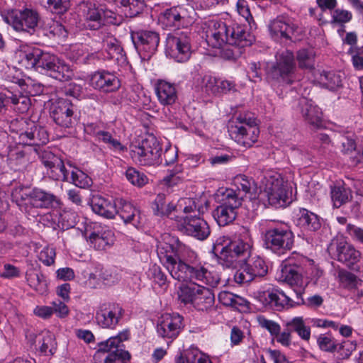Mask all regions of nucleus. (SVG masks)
<instances>
[{
	"label": "nucleus",
	"instance_id": "7c9ffc66",
	"mask_svg": "<svg viewBox=\"0 0 363 363\" xmlns=\"http://www.w3.org/2000/svg\"><path fill=\"white\" fill-rule=\"evenodd\" d=\"M99 38L101 40L103 48L108 53L110 58L118 60L123 57V49L120 42L113 35L110 33L101 30Z\"/></svg>",
	"mask_w": 363,
	"mask_h": 363
},
{
	"label": "nucleus",
	"instance_id": "c03bdc74",
	"mask_svg": "<svg viewBox=\"0 0 363 363\" xmlns=\"http://www.w3.org/2000/svg\"><path fill=\"white\" fill-rule=\"evenodd\" d=\"M69 182L82 189H86L92 184L91 179L87 174L77 168L71 171Z\"/></svg>",
	"mask_w": 363,
	"mask_h": 363
},
{
	"label": "nucleus",
	"instance_id": "0eeeda50",
	"mask_svg": "<svg viewBox=\"0 0 363 363\" xmlns=\"http://www.w3.org/2000/svg\"><path fill=\"white\" fill-rule=\"evenodd\" d=\"M264 194L269 205L275 208L284 207L290 203L289 190L286 182L279 174L267 172L262 180Z\"/></svg>",
	"mask_w": 363,
	"mask_h": 363
},
{
	"label": "nucleus",
	"instance_id": "1a4fd4ad",
	"mask_svg": "<svg viewBox=\"0 0 363 363\" xmlns=\"http://www.w3.org/2000/svg\"><path fill=\"white\" fill-rule=\"evenodd\" d=\"M162 146L152 135L143 139L138 145H133L130 151L131 157L140 165L151 166L162 162Z\"/></svg>",
	"mask_w": 363,
	"mask_h": 363
},
{
	"label": "nucleus",
	"instance_id": "473e14b6",
	"mask_svg": "<svg viewBox=\"0 0 363 363\" xmlns=\"http://www.w3.org/2000/svg\"><path fill=\"white\" fill-rule=\"evenodd\" d=\"M89 240L98 250H105L106 247L110 246L113 242V233L109 230H101L100 231L91 232Z\"/></svg>",
	"mask_w": 363,
	"mask_h": 363
},
{
	"label": "nucleus",
	"instance_id": "4d7b16f0",
	"mask_svg": "<svg viewBox=\"0 0 363 363\" xmlns=\"http://www.w3.org/2000/svg\"><path fill=\"white\" fill-rule=\"evenodd\" d=\"M166 196L164 194H159L157 195L154 202L152 204V208L155 215L158 216H164L167 209Z\"/></svg>",
	"mask_w": 363,
	"mask_h": 363
},
{
	"label": "nucleus",
	"instance_id": "a211bd4d",
	"mask_svg": "<svg viewBox=\"0 0 363 363\" xmlns=\"http://www.w3.org/2000/svg\"><path fill=\"white\" fill-rule=\"evenodd\" d=\"M179 222V229L183 233L197 240H204L210 235V227L207 222L199 216H186Z\"/></svg>",
	"mask_w": 363,
	"mask_h": 363
},
{
	"label": "nucleus",
	"instance_id": "603ef678",
	"mask_svg": "<svg viewBox=\"0 0 363 363\" xmlns=\"http://www.w3.org/2000/svg\"><path fill=\"white\" fill-rule=\"evenodd\" d=\"M27 281L29 285L34 288L35 291L42 292L46 286V281L43 274L33 272L27 274Z\"/></svg>",
	"mask_w": 363,
	"mask_h": 363
},
{
	"label": "nucleus",
	"instance_id": "cd10ccee",
	"mask_svg": "<svg viewBox=\"0 0 363 363\" xmlns=\"http://www.w3.org/2000/svg\"><path fill=\"white\" fill-rule=\"evenodd\" d=\"M287 294L281 290L273 289L267 291L259 294V300L266 307H269L276 311H281L286 306L288 301L285 300Z\"/></svg>",
	"mask_w": 363,
	"mask_h": 363
},
{
	"label": "nucleus",
	"instance_id": "f3484780",
	"mask_svg": "<svg viewBox=\"0 0 363 363\" xmlns=\"http://www.w3.org/2000/svg\"><path fill=\"white\" fill-rule=\"evenodd\" d=\"M193 13L188 6H173L161 13L159 21L166 27L186 26L190 23Z\"/></svg>",
	"mask_w": 363,
	"mask_h": 363
},
{
	"label": "nucleus",
	"instance_id": "c85d7f7f",
	"mask_svg": "<svg viewBox=\"0 0 363 363\" xmlns=\"http://www.w3.org/2000/svg\"><path fill=\"white\" fill-rule=\"evenodd\" d=\"M155 92L160 103L164 106L172 105L177 99V92L174 84L164 80H160L157 82Z\"/></svg>",
	"mask_w": 363,
	"mask_h": 363
},
{
	"label": "nucleus",
	"instance_id": "de8ad7c7",
	"mask_svg": "<svg viewBox=\"0 0 363 363\" xmlns=\"http://www.w3.org/2000/svg\"><path fill=\"white\" fill-rule=\"evenodd\" d=\"M40 4L57 14L64 13L69 6L68 0H40Z\"/></svg>",
	"mask_w": 363,
	"mask_h": 363
},
{
	"label": "nucleus",
	"instance_id": "bb28decb",
	"mask_svg": "<svg viewBox=\"0 0 363 363\" xmlns=\"http://www.w3.org/2000/svg\"><path fill=\"white\" fill-rule=\"evenodd\" d=\"M117 215L125 224H131L138 227L141 223L140 211L132 203L123 199H117Z\"/></svg>",
	"mask_w": 363,
	"mask_h": 363
},
{
	"label": "nucleus",
	"instance_id": "423d86ee",
	"mask_svg": "<svg viewBox=\"0 0 363 363\" xmlns=\"http://www.w3.org/2000/svg\"><path fill=\"white\" fill-rule=\"evenodd\" d=\"M267 249L277 255L291 250L294 244V235L289 226L284 223L269 225L263 236Z\"/></svg>",
	"mask_w": 363,
	"mask_h": 363
},
{
	"label": "nucleus",
	"instance_id": "49530a36",
	"mask_svg": "<svg viewBox=\"0 0 363 363\" xmlns=\"http://www.w3.org/2000/svg\"><path fill=\"white\" fill-rule=\"evenodd\" d=\"M9 104H13V109L19 113H25L28 111L30 106V100L28 97L23 95H14L11 94L9 96Z\"/></svg>",
	"mask_w": 363,
	"mask_h": 363
},
{
	"label": "nucleus",
	"instance_id": "8fccbe9b",
	"mask_svg": "<svg viewBox=\"0 0 363 363\" xmlns=\"http://www.w3.org/2000/svg\"><path fill=\"white\" fill-rule=\"evenodd\" d=\"M125 176L127 179L133 185L143 186L147 183V176L135 168L130 167L126 170Z\"/></svg>",
	"mask_w": 363,
	"mask_h": 363
},
{
	"label": "nucleus",
	"instance_id": "e433bc0d",
	"mask_svg": "<svg viewBox=\"0 0 363 363\" xmlns=\"http://www.w3.org/2000/svg\"><path fill=\"white\" fill-rule=\"evenodd\" d=\"M286 327L289 330L295 332L298 335L304 340H309L311 337L310 327L306 325L305 322L302 317H295L290 321L287 322Z\"/></svg>",
	"mask_w": 363,
	"mask_h": 363
},
{
	"label": "nucleus",
	"instance_id": "dca6fc26",
	"mask_svg": "<svg viewBox=\"0 0 363 363\" xmlns=\"http://www.w3.org/2000/svg\"><path fill=\"white\" fill-rule=\"evenodd\" d=\"M77 106L69 100L59 99L50 108V116L59 126L65 128L73 127L77 122Z\"/></svg>",
	"mask_w": 363,
	"mask_h": 363
},
{
	"label": "nucleus",
	"instance_id": "f704fd0d",
	"mask_svg": "<svg viewBox=\"0 0 363 363\" xmlns=\"http://www.w3.org/2000/svg\"><path fill=\"white\" fill-rule=\"evenodd\" d=\"M214 303V294L211 289L201 285L196 294L194 306L199 311H205L211 307Z\"/></svg>",
	"mask_w": 363,
	"mask_h": 363
},
{
	"label": "nucleus",
	"instance_id": "393cba45",
	"mask_svg": "<svg viewBox=\"0 0 363 363\" xmlns=\"http://www.w3.org/2000/svg\"><path fill=\"white\" fill-rule=\"evenodd\" d=\"M298 106L304 120L313 127L318 128L322 123V111L312 100L302 97L299 99Z\"/></svg>",
	"mask_w": 363,
	"mask_h": 363
},
{
	"label": "nucleus",
	"instance_id": "72a5a7b5",
	"mask_svg": "<svg viewBox=\"0 0 363 363\" xmlns=\"http://www.w3.org/2000/svg\"><path fill=\"white\" fill-rule=\"evenodd\" d=\"M330 196L335 208H340L352 198L351 189L340 184L330 186Z\"/></svg>",
	"mask_w": 363,
	"mask_h": 363
},
{
	"label": "nucleus",
	"instance_id": "58836bf2",
	"mask_svg": "<svg viewBox=\"0 0 363 363\" xmlns=\"http://www.w3.org/2000/svg\"><path fill=\"white\" fill-rule=\"evenodd\" d=\"M123 8L126 17L133 18L141 13L145 4L144 0H117Z\"/></svg>",
	"mask_w": 363,
	"mask_h": 363
},
{
	"label": "nucleus",
	"instance_id": "f8f14e48",
	"mask_svg": "<svg viewBox=\"0 0 363 363\" xmlns=\"http://www.w3.org/2000/svg\"><path fill=\"white\" fill-rule=\"evenodd\" d=\"M125 314L122 306L113 301L101 303L96 309L95 321L102 329L115 330L121 323Z\"/></svg>",
	"mask_w": 363,
	"mask_h": 363
},
{
	"label": "nucleus",
	"instance_id": "a878e982",
	"mask_svg": "<svg viewBox=\"0 0 363 363\" xmlns=\"http://www.w3.org/2000/svg\"><path fill=\"white\" fill-rule=\"evenodd\" d=\"M92 211L106 218L111 219L117 215V199H110L99 195L92 197L90 203Z\"/></svg>",
	"mask_w": 363,
	"mask_h": 363
},
{
	"label": "nucleus",
	"instance_id": "9b49d317",
	"mask_svg": "<svg viewBox=\"0 0 363 363\" xmlns=\"http://www.w3.org/2000/svg\"><path fill=\"white\" fill-rule=\"evenodd\" d=\"M4 21L16 31L33 34L38 27L39 13L33 9L11 10L2 15Z\"/></svg>",
	"mask_w": 363,
	"mask_h": 363
},
{
	"label": "nucleus",
	"instance_id": "c9c22d12",
	"mask_svg": "<svg viewBox=\"0 0 363 363\" xmlns=\"http://www.w3.org/2000/svg\"><path fill=\"white\" fill-rule=\"evenodd\" d=\"M247 265V270H249L255 279L256 277H263L268 272V267L265 261L259 256H255L244 261Z\"/></svg>",
	"mask_w": 363,
	"mask_h": 363
},
{
	"label": "nucleus",
	"instance_id": "6e6d98bb",
	"mask_svg": "<svg viewBox=\"0 0 363 363\" xmlns=\"http://www.w3.org/2000/svg\"><path fill=\"white\" fill-rule=\"evenodd\" d=\"M352 14L350 11L337 9L333 11L332 14V24H344L351 21Z\"/></svg>",
	"mask_w": 363,
	"mask_h": 363
},
{
	"label": "nucleus",
	"instance_id": "69168bd1",
	"mask_svg": "<svg viewBox=\"0 0 363 363\" xmlns=\"http://www.w3.org/2000/svg\"><path fill=\"white\" fill-rule=\"evenodd\" d=\"M202 83L207 93L218 94V79L211 76H205L202 79Z\"/></svg>",
	"mask_w": 363,
	"mask_h": 363
},
{
	"label": "nucleus",
	"instance_id": "5fc2aeb1",
	"mask_svg": "<svg viewBox=\"0 0 363 363\" xmlns=\"http://www.w3.org/2000/svg\"><path fill=\"white\" fill-rule=\"evenodd\" d=\"M148 277L161 287L167 285V276L161 268L156 264L149 269Z\"/></svg>",
	"mask_w": 363,
	"mask_h": 363
},
{
	"label": "nucleus",
	"instance_id": "5701e85b",
	"mask_svg": "<svg viewBox=\"0 0 363 363\" xmlns=\"http://www.w3.org/2000/svg\"><path fill=\"white\" fill-rule=\"evenodd\" d=\"M79 10L85 18V25L90 30H97L102 26V6H96L91 1H82L79 4Z\"/></svg>",
	"mask_w": 363,
	"mask_h": 363
},
{
	"label": "nucleus",
	"instance_id": "aec40b11",
	"mask_svg": "<svg viewBox=\"0 0 363 363\" xmlns=\"http://www.w3.org/2000/svg\"><path fill=\"white\" fill-rule=\"evenodd\" d=\"M19 143L24 145L40 146L46 144L48 133L45 127L30 121L27 123L26 129L19 135Z\"/></svg>",
	"mask_w": 363,
	"mask_h": 363
},
{
	"label": "nucleus",
	"instance_id": "b1692460",
	"mask_svg": "<svg viewBox=\"0 0 363 363\" xmlns=\"http://www.w3.org/2000/svg\"><path fill=\"white\" fill-rule=\"evenodd\" d=\"M303 262V258L298 261L293 259L286 260L281 269V277L284 280L290 285L298 284L301 281L304 272Z\"/></svg>",
	"mask_w": 363,
	"mask_h": 363
},
{
	"label": "nucleus",
	"instance_id": "09e8293b",
	"mask_svg": "<svg viewBox=\"0 0 363 363\" xmlns=\"http://www.w3.org/2000/svg\"><path fill=\"white\" fill-rule=\"evenodd\" d=\"M51 177L55 180H61L64 182L69 181V171L67 169L63 160L60 157V162L55 163L50 168Z\"/></svg>",
	"mask_w": 363,
	"mask_h": 363
},
{
	"label": "nucleus",
	"instance_id": "6e6552de",
	"mask_svg": "<svg viewBox=\"0 0 363 363\" xmlns=\"http://www.w3.org/2000/svg\"><path fill=\"white\" fill-rule=\"evenodd\" d=\"M276 61L267 70L268 79L278 82H292L291 77L294 74L296 65L294 52L289 50L279 52L275 55Z\"/></svg>",
	"mask_w": 363,
	"mask_h": 363
},
{
	"label": "nucleus",
	"instance_id": "338daca9",
	"mask_svg": "<svg viewBox=\"0 0 363 363\" xmlns=\"http://www.w3.org/2000/svg\"><path fill=\"white\" fill-rule=\"evenodd\" d=\"M341 282L347 287L354 288L360 281L356 275L351 272H345L340 274Z\"/></svg>",
	"mask_w": 363,
	"mask_h": 363
},
{
	"label": "nucleus",
	"instance_id": "412c9836",
	"mask_svg": "<svg viewBox=\"0 0 363 363\" xmlns=\"http://www.w3.org/2000/svg\"><path fill=\"white\" fill-rule=\"evenodd\" d=\"M90 84L94 89L107 93L117 91L121 86V82L115 74L101 70L91 74Z\"/></svg>",
	"mask_w": 363,
	"mask_h": 363
},
{
	"label": "nucleus",
	"instance_id": "20e7f679",
	"mask_svg": "<svg viewBox=\"0 0 363 363\" xmlns=\"http://www.w3.org/2000/svg\"><path fill=\"white\" fill-rule=\"evenodd\" d=\"M213 252L223 268L235 269L250 257L251 245L242 240H231L228 237H223L216 240Z\"/></svg>",
	"mask_w": 363,
	"mask_h": 363
},
{
	"label": "nucleus",
	"instance_id": "4be33fe9",
	"mask_svg": "<svg viewBox=\"0 0 363 363\" xmlns=\"http://www.w3.org/2000/svg\"><path fill=\"white\" fill-rule=\"evenodd\" d=\"M269 30L273 38H281L291 40L297 26L286 16H279L272 20L268 26Z\"/></svg>",
	"mask_w": 363,
	"mask_h": 363
},
{
	"label": "nucleus",
	"instance_id": "774afa93",
	"mask_svg": "<svg viewBox=\"0 0 363 363\" xmlns=\"http://www.w3.org/2000/svg\"><path fill=\"white\" fill-rule=\"evenodd\" d=\"M288 301V307H294L295 306L305 305V299L302 296L301 291H293L285 299Z\"/></svg>",
	"mask_w": 363,
	"mask_h": 363
},
{
	"label": "nucleus",
	"instance_id": "79ce46f5",
	"mask_svg": "<svg viewBox=\"0 0 363 363\" xmlns=\"http://www.w3.org/2000/svg\"><path fill=\"white\" fill-rule=\"evenodd\" d=\"M319 79L323 86L330 90H334L342 86L340 75L333 71H323L320 73Z\"/></svg>",
	"mask_w": 363,
	"mask_h": 363
},
{
	"label": "nucleus",
	"instance_id": "e2e57ef3",
	"mask_svg": "<svg viewBox=\"0 0 363 363\" xmlns=\"http://www.w3.org/2000/svg\"><path fill=\"white\" fill-rule=\"evenodd\" d=\"M101 15L102 18V25L106 23L118 25L121 21L120 16H118L113 11L105 9L103 6L102 13Z\"/></svg>",
	"mask_w": 363,
	"mask_h": 363
},
{
	"label": "nucleus",
	"instance_id": "bf43d9fd",
	"mask_svg": "<svg viewBox=\"0 0 363 363\" xmlns=\"http://www.w3.org/2000/svg\"><path fill=\"white\" fill-rule=\"evenodd\" d=\"M234 280L236 283L242 284L249 283L254 280L252 275L249 270H247V265L245 264L234 274Z\"/></svg>",
	"mask_w": 363,
	"mask_h": 363
},
{
	"label": "nucleus",
	"instance_id": "3c124183",
	"mask_svg": "<svg viewBox=\"0 0 363 363\" xmlns=\"http://www.w3.org/2000/svg\"><path fill=\"white\" fill-rule=\"evenodd\" d=\"M35 150L37 152L39 157L42 162V163L45 165V167L50 169L55 163L60 162V157L52 153L48 149L40 150L35 148Z\"/></svg>",
	"mask_w": 363,
	"mask_h": 363
},
{
	"label": "nucleus",
	"instance_id": "f257e3e1",
	"mask_svg": "<svg viewBox=\"0 0 363 363\" xmlns=\"http://www.w3.org/2000/svg\"><path fill=\"white\" fill-rule=\"evenodd\" d=\"M175 242L177 247L173 244L160 242L157 245V254L173 279L179 281L193 282L191 284H182L179 288L178 297L182 303L194 305L200 286V284L194 281L216 287L220 282V277L201 264L182 259L177 255V248L181 247L182 243L177 239Z\"/></svg>",
	"mask_w": 363,
	"mask_h": 363
},
{
	"label": "nucleus",
	"instance_id": "a19ab883",
	"mask_svg": "<svg viewBox=\"0 0 363 363\" xmlns=\"http://www.w3.org/2000/svg\"><path fill=\"white\" fill-rule=\"evenodd\" d=\"M176 363H212L198 350H192L185 351L176 359Z\"/></svg>",
	"mask_w": 363,
	"mask_h": 363
},
{
	"label": "nucleus",
	"instance_id": "ddd939ff",
	"mask_svg": "<svg viewBox=\"0 0 363 363\" xmlns=\"http://www.w3.org/2000/svg\"><path fill=\"white\" fill-rule=\"evenodd\" d=\"M328 252L333 259L352 269H357L356 265L361 259V252L343 238L333 239L328 247Z\"/></svg>",
	"mask_w": 363,
	"mask_h": 363
},
{
	"label": "nucleus",
	"instance_id": "ea45409f",
	"mask_svg": "<svg viewBox=\"0 0 363 363\" xmlns=\"http://www.w3.org/2000/svg\"><path fill=\"white\" fill-rule=\"evenodd\" d=\"M315 52L313 48L300 49L296 54L298 66L301 69H311L314 67Z\"/></svg>",
	"mask_w": 363,
	"mask_h": 363
},
{
	"label": "nucleus",
	"instance_id": "39448f33",
	"mask_svg": "<svg viewBox=\"0 0 363 363\" xmlns=\"http://www.w3.org/2000/svg\"><path fill=\"white\" fill-rule=\"evenodd\" d=\"M228 129L230 136L238 144L249 147L257 140L259 129L255 118L249 114H240L229 121Z\"/></svg>",
	"mask_w": 363,
	"mask_h": 363
},
{
	"label": "nucleus",
	"instance_id": "4468645a",
	"mask_svg": "<svg viewBox=\"0 0 363 363\" xmlns=\"http://www.w3.org/2000/svg\"><path fill=\"white\" fill-rule=\"evenodd\" d=\"M190 36L188 32L175 31L166 38V55L178 62L187 61L191 55Z\"/></svg>",
	"mask_w": 363,
	"mask_h": 363
},
{
	"label": "nucleus",
	"instance_id": "2f4dec72",
	"mask_svg": "<svg viewBox=\"0 0 363 363\" xmlns=\"http://www.w3.org/2000/svg\"><path fill=\"white\" fill-rule=\"evenodd\" d=\"M57 203V197L40 189H33L30 194V204L35 208H49Z\"/></svg>",
	"mask_w": 363,
	"mask_h": 363
},
{
	"label": "nucleus",
	"instance_id": "9d476101",
	"mask_svg": "<svg viewBox=\"0 0 363 363\" xmlns=\"http://www.w3.org/2000/svg\"><path fill=\"white\" fill-rule=\"evenodd\" d=\"M221 196L220 204L213 211V216L220 226H225L235 220L242 198L231 189H225Z\"/></svg>",
	"mask_w": 363,
	"mask_h": 363
},
{
	"label": "nucleus",
	"instance_id": "13d9d810",
	"mask_svg": "<svg viewBox=\"0 0 363 363\" xmlns=\"http://www.w3.org/2000/svg\"><path fill=\"white\" fill-rule=\"evenodd\" d=\"M236 10L239 15L243 17L250 26H251L252 23H255L250 13L248 3L246 0H238L236 3Z\"/></svg>",
	"mask_w": 363,
	"mask_h": 363
},
{
	"label": "nucleus",
	"instance_id": "052dcab7",
	"mask_svg": "<svg viewBox=\"0 0 363 363\" xmlns=\"http://www.w3.org/2000/svg\"><path fill=\"white\" fill-rule=\"evenodd\" d=\"M258 323L259 325L267 330L272 335H279L281 328L278 323L276 322L268 320L265 318L264 316H258L257 318Z\"/></svg>",
	"mask_w": 363,
	"mask_h": 363
},
{
	"label": "nucleus",
	"instance_id": "6ab92c4d",
	"mask_svg": "<svg viewBox=\"0 0 363 363\" xmlns=\"http://www.w3.org/2000/svg\"><path fill=\"white\" fill-rule=\"evenodd\" d=\"M184 318L179 313H167L159 318L157 325L158 335L167 339H175L184 328Z\"/></svg>",
	"mask_w": 363,
	"mask_h": 363
},
{
	"label": "nucleus",
	"instance_id": "37998d69",
	"mask_svg": "<svg viewBox=\"0 0 363 363\" xmlns=\"http://www.w3.org/2000/svg\"><path fill=\"white\" fill-rule=\"evenodd\" d=\"M318 344L321 350L328 352H334L336 350L339 351L345 347L344 345L337 343L330 335H320L318 338Z\"/></svg>",
	"mask_w": 363,
	"mask_h": 363
},
{
	"label": "nucleus",
	"instance_id": "680f3d73",
	"mask_svg": "<svg viewBox=\"0 0 363 363\" xmlns=\"http://www.w3.org/2000/svg\"><path fill=\"white\" fill-rule=\"evenodd\" d=\"M55 342L53 335L51 334H48L43 337L40 350L45 354H53L55 352L54 350H55Z\"/></svg>",
	"mask_w": 363,
	"mask_h": 363
},
{
	"label": "nucleus",
	"instance_id": "0e129e2a",
	"mask_svg": "<svg viewBox=\"0 0 363 363\" xmlns=\"http://www.w3.org/2000/svg\"><path fill=\"white\" fill-rule=\"evenodd\" d=\"M55 251L52 247H45L39 254V259L47 266L55 262Z\"/></svg>",
	"mask_w": 363,
	"mask_h": 363
},
{
	"label": "nucleus",
	"instance_id": "c756f323",
	"mask_svg": "<svg viewBox=\"0 0 363 363\" xmlns=\"http://www.w3.org/2000/svg\"><path fill=\"white\" fill-rule=\"evenodd\" d=\"M297 225L305 231L316 232L321 228V222L317 214L306 208H301L297 219Z\"/></svg>",
	"mask_w": 363,
	"mask_h": 363
},
{
	"label": "nucleus",
	"instance_id": "a18cd8bd",
	"mask_svg": "<svg viewBox=\"0 0 363 363\" xmlns=\"http://www.w3.org/2000/svg\"><path fill=\"white\" fill-rule=\"evenodd\" d=\"M96 137L99 141H102L108 145V147L113 150L123 151L125 147L116 138H113L111 134L108 131L99 130L96 133Z\"/></svg>",
	"mask_w": 363,
	"mask_h": 363
},
{
	"label": "nucleus",
	"instance_id": "f03ea898",
	"mask_svg": "<svg viewBox=\"0 0 363 363\" xmlns=\"http://www.w3.org/2000/svg\"><path fill=\"white\" fill-rule=\"evenodd\" d=\"M210 40L212 41V46L216 48L225 45H231L232 48H225L221 53L223 58L231 60L239 57L242 53V49L252 44L255 37L245 25L216 21L213 23V28L211 30Z\"/></svg>",
	"mask_w": 363,
	"mask_h": 363
},
{
	"label": "nucleus",
	"instance_id": "864d4df0",
	"mask_svg": "<svg viewBox=\"0 0 363 363\" xmlns=\"http://www.w3.org/2000/svg\"><path fill=\"white\" fill-rule=\"evenodd\" d=\"M130 359V354L128 351L116 349L106 356L104 363H126L125 360Z\"/></svg>",
	"mask_w": 363,
	"mask_h": 363
},
{
	"label": "nucleus",
	"instance_id": "7ed1b4c3",
	"mask_svg": "<svg viewBox=\"0 0 363 363\" xmlns=\"http://www.w3.org/2000/svg\"><path fill=\"white\" fill-rule=\"evenodd\" d=\"M21 62L26 68L45 74L60 82L72 79L70 65L56 55L36 47H27L21 51Z\"/></svg>",
	"mask_w": 363,
	"mask_h": 363
},
{
	"label": "nucleus",
	"instance_id": "2eb2a0df",
	"mask_svg": "<svg viewBox=\"0 0 363 363\" xmlns=\"http://www.w3.org/2000/svg\"><path fill=\"white\" fill-rule=\"evenodd\" d=\"M133 45L143 60H150L155 54L160 43V35L153 30H138L131 32Z\"/></svg>",
	"mask_w": 363,
	"mask_h": 363
},
{
	"label": "nucleus",
	"instance_id": "4c0bfd02",
	"mask_svg": "<svg viewBox=\"0 0 363 363\" xmlns=\"http://www.w3.org/2000/svg\"><path fill=\"white\" fill-rule=\"evenodd\" d=\"M237 182L238 189L247 194L250 200L258 197V187L252 179H249L245 175H240L237 177Z\"/></svg>",
	"mask_w": 363,
	"mask_h": 363
}]
</instances>
